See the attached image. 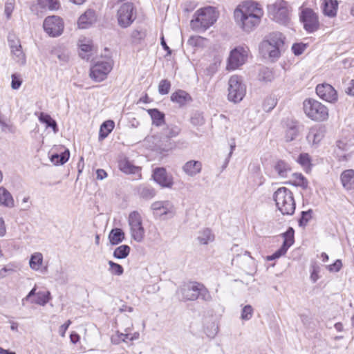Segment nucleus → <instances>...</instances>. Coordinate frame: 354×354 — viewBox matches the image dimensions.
Segmentation results:
<instances>
[{
	"label": "nucleus",
	"mask_w": 354,
	"mask_h": 354,
	"mask_svg": "<svg viewBox=\"0 0 354 354\" xmlns=\"http://www.w3.org/2000/svg\"><path fill=\"white\" fill-rule=\"evenodd\" d=\"M202 169V163L197 160L187 161L183 167V171L189 176L193 177L199 174Z\"/></svg>",
	"instance_id": "nucleus-22"
},
{
	"label": "nucleus",
	"mask_w": 354,
	"mask_h": 354,
	"mask_svg": "<svg viewBox=\"0 0 354 354\" xmlns=\"http://www.w3.org/2000/svg\"><path fill=\"white\" fill-rule=\"evenodd\" d=\"M96 174L98 180H103L107 176L106 172L102 169H97Z\"/></svg>",
	"instance_id": "nucleus-63"
},
{
	"label": "nucleus",
	"mask_w": 354,
	"mask_h": 354,
	"mask_svg": "<svg viewBox=\"0 0 354 354\" xmlns=\"http://www.w3.org/2000/svg\"><path fill=\"white\" fill-rule=\"evenodd\" d=\"M93 50V46L89 42L86 44H81L80 45V56L84 59H89L90 53Z\"/></svg>",
	"instance_id": "nucleus-42"
},
{
	"label": "nucleus",
	"mask_w": 354,
	"mask_h": 354,
	"mask_svg": "<svg viewBox=\"0 0 354 354\" xmlns=\"http://www.w3.org/2000/svg\"><path fill=\"white\" fill-rule=\"evenodd\" d=\"M38 5L43 9L57 10L60 7L59 0H37Z\"/></svg>",
	"instance_id": "nucleus-34"
},
{
	"label": "nucleus",
	"mask_w": 354,
	"mask_h": 354,
	"mask_svg": "<svg viewBox=\"0 0 354 354\" xmlns=\"http://www.w3.org/2000/svg\"><path fill=\"white\" fill-rule=\"evenodd\" d=\"M171 100L182 106L192 100L189 93L183 90H178L171 95Z\"/></svg>",
	"instance_id": "nucleus-25"
},
{
	"label": "nucleus",
	"mask_w": 354,
	"mask_h": 354,
	"mask_svg": "<svg viewBox=\"0 0 354 354\" xmlns=\"http://www.w3.org/2000/svg\"><path fill=\"white\" fill-rule=\"evenodd\" d=\"M301 20L305 30L308 32L317 31L319 28L317 15L310 8H306L301 12Z\"/></svg>",
	"instance_id": "nucleus-14"
},
{
	"label": "nucleus",
	"mask_w": 354,
	"mask_h": 354,
	"mask_svg": "<svg viewBox=\"0 0 354 354\" xmlns=\"http://www.w3.org/2000/svg\"><path fill=\"white\" fill-rule=\"evenodd\" d=\"M148 113L151 118L152 122L156 126H161L165 122V114L157 109H151L147 110Z\"/></svg>",
	"instance_id": "nucleus-31"
},
{
	"label": "nucleus",
	"mask_w": 354,
	"mask_h": 354,
	"mask_svg": "<svg viewBox=\"0 0 354 354\" xmlns=\"http://www.w3.org/2000/svg\"><path fill=\"white\" fill-rule=\"evenodd\" d=\"M285 37L279 32H273L269 34L268 39L263 40L260 44V50L268 53L269 57L273 59L279 57L281 50L284 46Z\"/></svg>",
	"instance_id": "nucleus-5"
},
{
	"label": "nucleus",
	"mask_w": 354,
	"mask_h": 354,
	"mask_svg": "<svg viewBox=\"0 0 354 354\" xmlns=\"http://www.w3.org/2000/svg\"><path fill=\"white\" fill-rule=\"evenodd\" d=\"M277 209L283 215H292L295 210V202L292 192L286 187H280L273 194Z\"/></svg>",
	"instance_id": "nucleus-4"
},
{
	"label": "nucleus",
	"mask_w": 354,
	"mask_h": 354,
	"mask_svg": "<svg viewBox=\"0 0 354 354\" xmlns=\"http://www.w3.org/2000/svg\"><path fill=\"white\" fill-rule=\"evenodd\" d=\"M268 12L273 19L279 24H287L290 20V12L288 3L284 0H276L268 5Z\"/></svg>",
	"instance_id": "nucleus-8"
},
{
	"label": "nucleus",
	"mask_w": 354,
	"mask_h": 354,
	"mask_svg": "<svg viewBox=\"0 0 354 354\" xmlns=\"http://www.w3.org/2000/svg\"><path fill=\"white\" fill-rule=\"evenodd\" d=\"M303 109L308 118L315 121H324L328 118V110L326 106L312 98L305 100Z\"/></svg>",
	"instance_id": "nucleus-7"
},
{
	"label": "nucleus",
	"mask_w": 354,
	"mask_h": 354,
	"mask_svg": "<svg viewBox=\"0 0 354 354\" xmlns=\"http://www.w3.org/2000/svg\"><path fill=\"white\" fill-rule=\"evenodd\" d=\"M118 2L121 3V5L117 10V22L122 28H127L131 26L137 18V10L131 1L118 0Z\"/></svg>",
	"instance_id": "nucleus-6"
},
{
	"label": "nucleus",
	"mask_w": 354,
	"mask_h": 354,
	"mask_svg": "<svg viewBox=\"0 0 354 354\" xmlns=\"http://www.w3.org/2000/svg\"><path fill=\"white\" fill-rule=\"evenodd\" d=\"M115 123L113 120H106L104 122L100 128L99 140H102L106 138L113 131Z\"/></svg>",
	"instance_id": "nucleus-28"
},
{
	"label": "nucleus",
	"mask_w": 354,
	"mask_h": 354,
	"mask_svg": "<svg viewBox=\"0 0 354 354\" xmlns=\"http://www.w3.org/2000/svg\"><path fill=\"white\" fill-rule=\"evenodd\" d=\"M253 315V308L250 305L245 306L241 312V319L243 320H250Z\"/></svg>",
	"instance_id": "nucleus-51"
},
{
	"label": "nucleus",
	"mask_w": 354,
	"mask_h": 354,
	"mask_svg": "<svg viewBox=\"0 0 354 354\" xmlns=\"http://www.w3.org/2000/svg\"><path fill=\"white\" fill-rule=\"evenodd\" d=\"M128 222L130 226L131 237L136 242H142L145 237V230L142 226L140 214L136 211L131 212L129 216Z\"/></svg>",
	"instance_id": "nucleus-10"
},
{
	"label": "nucleus",
	"mask_w": 354,
	"mask_h": 354,
	"mask_svg": "<svg viewBox=\"0 0 354 354\" xmlns=\"http://www.w3.org/2000/svg\"><path fill=\"white\" fill-rule=\"evenodd\" d=\"M263 15L261 5L253 1L243 2L234 11L236 24L247 33L254 31L260 25Z\"/></svg>",
	"instance_id": "nucleus-1"
},
{
	"label": "nucleus",
	"mask_w": 354,
	"mask_h": 354,
	"mask_svg": "<svg viewBox=\"0 0 354 354\" xmlns=\"http://www.w3.org/2000/svg\"><path fill=\"white\" fill-rule=\"evenodd\" d=\"M337 8L338 3L336 0H324L322 4L324 14L330 17L337 15Z\"/></svg>",
	"instance_id": "nucleus-24"
},
{
	"label": "nucleus",
	"mask_w": 354,
	"mask_h": 354,
	"mask_svg": "<svg viewBox=\"0 0 354 354\" xmlns=\"http://www.w3.org/2000/svg\"><path fill=\"white\" fill-rule=\"evenodd\" d=\"M178 293L181 295L183 301H195L201 298L205 301L212 300V296L207 288L201 283L193 281L180 287Z\"/></svg>",
	"instance_id": "nucleus-3"
},
{
	"label": "nucleus",
	"mask_w": 354,
	"mask_h": 354,
	"mask_svg": "<svg viewBox=\"0 0 354 354\" xmlns=\"http://www.w3.org/2000/svg\"><path fill=\"white\" fill-rule=\"evenodd\" d=\"M292 177L294 178L292 182L293 185L301 187L303 189L307 188L308 180L301 174L294 173L292 174Z\"/></svg>",
	"instance_id": "nucleus-40"
},
{
	"label": "nucleus",
	"mask_w": 354,
	"mask_h": 354,
	"mask_svg": "<svg viewBox=\"0 0 354 354\" xmlns=\"http://www.w3.org/2000/svg\"><path fill=\"white\" fill-rule=\"evenodd\" d=\"M274 169L281 178H287L288 173L291 171L290 165L283 160L277 161L274 166Z\"/></svg>",
	"instance_id": "nucleus-29"
},
{
	"label": "nucleus",
	"mask_w": 354,
	"mask_h": 354,
	"mask_svg": "<svg viewBox=\"0 0 354 354\" xmlns=\"http://www.w3.org/2000/svg\"><path fill=\"white\" fill-rule=\"evenodd\" d=\"M39 120L45 124L46 128H51L55 133L58 132L59 129L57 122L50 115L41 112L39 116Z\"/></svg>",
	"instance_id": "nucleus-27"
},
{
	"label": "nucleus",
	"mask_w": 354,
	"mask_h": 354,
	"mask_svg": "<svg viewBox=\"0 0 354 354\" xmlns=\"http://www.w3.org/2000/svg\"><path fill=\"white\" fill-rule=\"evenodd\" d=\"M276 104H277V102H276L274 98L269 97V98L266 99V100L264 101L263 107L266 111L269 112L272 109H273V108L275 106Z\"/></svg>",
	"instance_id": "nucleus-53"
},
{
	"label": "nucleus",
	"mask_w": 354,
	"mask_h": 354,
	"mask_svg": "<svg viewBox=\"0 0 354 354\" xmlns=\"http://www.w3.org/2000/svg\"><path fill=\"white\" fill-rule=\"evenodd\" d=\"M109 239L111 245H118L124 239V233L120 228L112 229L109 233Z\"/></svg>",
	"instance_id": "nucleus-30"
},
{
	"label": "nucleus",
	"mask_w": 354,
	"mask_h": 354,
	"mask_svg": "<svg viewBox=\"0 0 354 354\" xmlns=\"http://www.w3.org/2000/svg\"><path fill=\"white\" fill-rule=\"evenodd\" d=\"M191 123L194 126H201L204 123V118L202 113L195 112L190 118Z\"/></svg>",
	"instance_id": "nucleus-49"
},
{
	"label": "nucleus",
	"mask_w": 354,
	"mask_h": 354,
	"mask_svg": "<svg viewBox=\"0 0 354 354\" xmlns=\"http://www.w3.org/2000/svg\"><path fill=\"white\" fill-rule=\"evenodd\" d=\"M120 169L126 174H136L139 171V167L132 165L128 161H123L120 163Z\"/></svg>",
	"instance_id": "nucleus-44"
},
{
	"label": "nucleus",
	"mask_w": 354,
	"mask_h": 354,
	"mask_svg": "<svg viewBox=\"0 0 354 354\" xmlns=\"http://www.w3.org/2000/svg\"><path fill=\"white\" fill-rule=\"evenodd\" d=\"M70 156V152L68 149H66L64 152L61 153H54L52 154L50 156V160L51 162L55 165H64L65 162H66L69 158Z\"/></svg>",
	"instance_id": "nucleus-32"
},
{
	"label": "nucleus",
	"mask_w": 354,
	"mask_h": 354,
	"mask_svg": "<svg viewBox=\"0 0 354 354\" xmlns=\"http://www.w3.org/2000/svg\"><path fill=\"white\" fill-rule=\"evenodd\" d=\"M12 272H13V269L12 268L6 266L0 270V277H6L8 273H10Z\"/></svg>",
	"instance_id": "nucleus-62"
},
{
	"label": "nucleus",
	"mask_w": 354,
	"mask_h": 354,
	"mask_svg": "<svg viewBox=\"0 0 354 354\" xmlns=\"http://www.w3.org/2000/svg\"><path fill=\"white\" fill-rule=\"evenodd\" d=\"M97 21L95 11L92 9L86 10L78 19L77 26L80 28H88Z\"/></svg>",
	"instance_id": "nucleus-20"
},
{
	"label": "nucleus",
	"mask_w": 354,
	"mask_h": 354,
	"mask_svg": "<svg viewBox=\"0 0 354 354\" xmlns=\"http://www.w3.org/2000/svg\"><path fill=\"white\" fill-rule=\"evenodd\" d=\"M316 93L320 98L330 103H335L338 98L337 91L327 83L318 84Z\"/></svg>",
	"instance_id": "nucleus-17"
},
{
	"label": "nucleus",
	"mask_w": 354,
	"mask_h": 354,
	"mask_svg": "<svg viewBox=\"0 0 354 354\" xmlns=\"http://www.w3.org/2000/svg\"><path fill=\"white\" fill-rule=\"evenodd\" d=\"M180 128L176 125H168L163 129L164 139L166 140V143H156L155 147L163 151H169L172 148V143L169 141V138L176 137L180 133Z\"/></svg>",
	"instance_id": "nucleus-16"
},
{
	"label": "nucleus",
	"mask_w": 354,
	"mask_h": 354,
	"mask_svg": "<svg viewBox=\"0 0 354 354\" xmlns=\"http://www.w3.org/2000/svg\"><path fill=\"white\" fill-rule=\"evenodd\" d=\"M0 205L8 207L14 206V200L11 194L4 187H0Z\"/></svg>",
	"instance_id": "nucleus-26"
},
{
	"label": "nucleus",
	"mask_w": 354,
	"mask_h": 354,
	"mask_svg": "<svg viewBox=\"0 0 354 354\" xmlns=\"http://www.w3.org/2000/svg\"><path fill=\"white\" fill-rule=\"evenodd\" d=\"M298 162L303 167H308L310 164V158L308 153H301L298 158Z\"/></svg>",
	"instance_id": "nucleus-55"
},
{
	"label": "nucleus",
	"mask_w": 354,
	"mask_h": 354,
	"mask_svg": "<svg viewBox=\"0 0 354 354\" xmlns=\"http://www.w3.org/2000/svg\"><path fill=\"white\" fill-rule=\"evenodd\" d=\"M147 35L146 30L143 28H136L132 30L131 38L133 43L139 44Z\"/></svg>",
	"instance_id": "nucleus-39"
},
{
	"label": "nucleus",
	"mask_w": 354,
	"mask_h": 354,
	"mask_svg": "<svg viewBox=\"0 0 354 354\" xmlns=\"http://www.w3.org/2000/svg\"><path fill=\"white\" fill-rule=\"evenodd\" d=\"M138 193L140 197L149 200L151 199L156 196V191L152 187L143 185L139 187Z\"/></svg>",
	"instance_id": "nucleus-35"
},
{
	"label": "nucleus",
	"mask_w": 354,
	"mask_h": 354,
	"mask_svg": "<svg viewBox=\"0 0 354 354\" xmlns=\"http://www.w3.org/2000/svg\"><path fill=\"white\" fill-rule=\"evenodd\" d=\"M248 58V49L238 46L231 50L227 64V70H235L245 64Z\"/></svg>",
	"instance_id": "nucleus-11"
},
{
	"label": "nucleus",
	"mask_w": 354,
	"mask_h": 354,
	"mask_svg": "<svg viewBox=\"0 0 354 354\" xmlns=\"http://www.w3.org/2000/svg\"><path fill=\"white\" fill-rule=\"evenodd\" d=\"M43 26L46 32L50 36L57 37L63 32L64 22L58 16H48L45 19Z\"/></svg>",
	"instance_id": "nucleus-12"
},
{
	"label": "nucleus",
	"mask_w": 354,
	"mask_h": 354,
	"mask_svg": "<svg viewBox=\"0 0 354 354\" xmlns=\"http://www.w3.org/2000/svg\"><path fill=\"white\" fill-rule=\"evenodd\" d=\"M12 58L19 64L24 65L26 63V57L21 48L12 50L11 52Z\"/></svg>",
	"instance_id": "nucleus-45"
},
{
	"label": "nucleus",
	"mask_w": 354,
	"mask_h": 354,
	"mask_svg": "<svg viewBox=\"0 0 354 354\" xmlns=\"http://www.w3.org/2000/svg\"><path fill=\"white\" fill-rule=\"evenodd\" d=\"M294 233L293 228L289 227L286 232L281 234L282 237L284 239L283 243L279 249L267 257L268 261L278 259L286 253L288 248L294 243Z\"/></svg>",
	"instance_id": "nucleus-15"
},
{
	"label": "nucleus",
	"mask_w": 354,
	"mask_h": 354,
	"mask_svg": "<svg viewBox=\"0 0 354 354\" xmlns=\"http://www.w3.org/2000/svg\"><path fill=\"white\" fill-rule=\"evenodd\" d=\"M55 279L61 284H65L68 282V277L62 268L60 270H57Z\"/></svg>",
	"instance_id": "nucleus-52"
},
{
	"label": "nucleus",
	"mask_w": 354,
	"mask_h": 354,
	"mask_svg": "<svg viewBox=\"0 0 354 354\" xmlns=\"http://www.w3.org/2000/svg\"><path fill=\"white\" fill-rule=\"evenodd\" d=\"M71 324V322L70 320H68L66 323L62 324L59 328V333L60 335L64 337L65 335V333L68 328L70 324Z\"/></svg>",
	"instance_id": "nucleus-61"
},
{
	"label": "nucleus",
	"mask_w": 354,
	"mask_h": 354,
	"mask_svg": "<svg viewBox=\"0 0 354 354\" xmlns=\"http://www.w3.org/2000/svg\"><path fill=\"white\" fill-rule=\"evenodd\" d=\"M152 177L162 187L171 188L174 185L173 177L163 167L153 169Z\"/></svg>",
	"instance_id": "nucleus-18"
},
{
	"label": "nucleus",
	"mask_w": 354,
	"mask_h": 354,
	"mask_svg": "<svg viewBox=\"0 0 354 354\" xmlns=\"http://www.w3.org/2000/svg\"><path fill=\"white\" fill-rule=\"evenodd\" d=\"M259 80L266 82H272L274 79V75L268 68H263L259 73Z\"/></svg>",
	"instance_id": "nucleus-43"
},
{
	"label": "nucleus",
	"mask_w": 354,
	"mask_h": 354,
	"mask_svg": "<svg viewBox=\"0 0 354 354\" xmlns=\"http://www.w3.org/2000/svg\"><path fill=\"white\" fill-rule=\"evenodd\" d=\"M346 93L348 95L354 96V80H352L349 86L346 88Z\"/></svg>",
	"instance_id": "nucleus-64"
},
{
	"label": "nucleus",
	"mask_w": 354,
	"mask_h": 354,
	"mask_svg": "<svg viewBox=\"0 0 354 354\" xmlns=\"http://www.w3.org/2000/svg\"><path fill=\"white\" fill-rule=\"evenodd\" d=\"M33 296H37L36 287L33 288L29 293L22 299V305L25 306V302L30 299Z\"/></svg>",
	"instance_id": "nucleus-58"
},
{
	"label": "nucleus",
	"mask_w": 354,
	"mask_h": 354,
	"mask_svg": "<svg viewBox=\"0 0 354 354\" xmlns=\"http://www.w3.org/2000/svg\"><path fill=\"white\" fill-rule=\"evenodd\" d=\"M342 267V261L340 260H337L333 264L329 266V270L330 271H336L338 272Z\"/></svg>",
	"instance_id": "nucleus-60"
},
{
	"label": "nucleus",
	"mask_w": 354,
	"mask_h": 354,
	"mask_svg": "<svg viewBox=\"0 0 354 354\" xmlns=\"http://www.w3.org/2000/svg\"><path fill=\"white\" fill-rule=\"evenodd\" d=\"M43 256L40 252H35L31 255L29 265L35 270H38L42 263Z\"/></svg>",
	"instance_id": "nucleus-37"
},
{
	"label": "nucleus",
	"mask_w": 354,
	"mask_h": 354,
	"mask_svg": "<svg viewBox=\"0 0 354 354\" xmlns=\"http://www.w3.org/2000/svg\"><path fill=\"white\" fill-rule=\"evenodd\" d=\"M52 55L56 57L61 64H66L69 60V53L68 50L62 48H54L51 52Z\"/></svg>",
	"instance_id": "nucleus-36"
},
{
	"label": "nucleus",
	"mask_w": 354,
	"mask_h": 354,
	"mask_svg": "<svg viewBox=\"0 0 354 354\" xmlns=\"http://www.w3.org/2000/svg\"><path fill=\"white\" fill-rule=\"evenodd\" d=\"M306 48V45L302 43L294 44L292 46V50L295 55H300Z\"/></svg>",
	"instance_id": "nucleus-54"
},
{
	"label": "nucleus",
	"mask_w": 354,
	"mask_h": 354,
	"mask_svg": "<svg viewBox=\"0 0 354 354\" xmlns=\"http://www.w3.org/2000/svg\"><path fill=\"white\" fill-rule=\"evenodd\" d=\"M8 41L10 48L15 45H18V47H20V41L14 35H8Z\"/></svg>",
	"instance_id": "nucleus-57"
},
{
	"label": "nucleus",
	"mask_w": 354,
	"mask_h": 354,
	"mask_svg": "<svg viewBox=\"0 0 354 354\" xmlns=\"http://www.w3.org/2000/svg\"><path fill=\"white\" fill-rule=\"evenodd\" d=\"M299 133V128L297 122L295 120L288 121L286 123V130L285 134V139L286 142H291L294 140Z\"/></svg>",
	"instance_id": "nucleus-23"
},
{
	"label": "nucleus",
	"mask_w": 354,
	"mask_h": 354,
	"mask_svg": "<svg viewBox=\"0 0 354 354\" xmlns=\"http://www.w3.org/2000/svg\"><path fill=\"white\" fill-rule=\"evenodd\" d=\"M171 88V83L167 80H162L160 82L158 85V92L161 95H166L169 93Z\"/></svg>",
	"instance_id": "nucleus-48"
},
{
	"label": "nucleus",
	"mask_w": 354,
	"mask_h": 354,
	"mask_svg": "<svg viewBox=\"0 0 354 354\" xmlns=\"http://www.w3.org/2000/svg\"><path fill=\"white\" fill-rule=\"evenodd\" d=\"M343 187L348 191H354V170L346 169L340 175Z\"/></svg>",
	"instance_id": "nucleus-21"
},
{
	"label": "nucleus",
	"mask_w": 354,
	"mask_h": 354,
	"mask_svg": "<svg viewBox=\"0 0 354 354\" xmlns=\"http://www.w3.org/2000/svg\"><path fill=\"white\" fill-rule=\"evenodd\" d=\"M160 215H167L174 214V205L168 201H165L164 203V207L161 208V210H159Z\"/></svg>",
	"instance_id": "nucleus-50"
},
{
	"label": "nucleus",
	"mask_w": 354,
	"mask_h": 354,
	"mask_svg": "<svg viewBox=\"0 0 354 354\" xmlns=\"http://www.w3.org/2000/svg\"><path fill=\"white\" fill-rule=\"evenodd\" d=\"M50 300L49 292H37L36 299L32 300L31 303H35L40 306H45Z\"/></svg>",
	"instance_id": "nucleus-41"
},
{
	"label": "nucleus",
	"mask_w": 354,
	"mask_h": 354,
	"mask_svg": "<svg viewBox=\"0 0 354 354\" xmlns=\"http://www.w3.org/2000/svg\"><path fill=\"white\" fill-rule=\"evenodd\" d=\"M313 211L309 209L308 211H303L301 213V218L299 219V226H306L312 217Z\"/></svg>",
	"instance_id": "nucleus-47"
},
{
	"label": "nucleus",
	"mask_w": 354,
	"mask_h": 354,
	"mask_svg": "<svg viewBox=\"0 0 354 354\" xmlns=\"http://www.w3.org/2000/svg\"><path fill=\"white\" fill-rule=\"evenodd\" d=\"M245 93L246 86L243 83L241 77L238 75L232 76L228 82V100L238 103L243 99Z\"/></svg>",
	"instance_id": "nucleus-9"
},
{
	"label": "nucleus",
	"mask_w": 354,
	"mask_h": 354,
	"mask_svg": "<svg viewBox=\"0 0 354 354\" xmlns=\"http://www.w3.org/2000/svg\"><path fill=\"white\" fill-rule=\"evenodd\" d=\"M197 239L201 244L207 245L208 243L212 242L214 240V235L212 234L211 230L206 228L198 232Z\"/></svg>",
	"instance_id": "nucleus-33"
},
{
	"label": "nucleus",
	"mask_w": 354,
	"mask_h": 354,
	"mask_svg": "<svg viewBox=\"0 0 354 354\" xmlns=\"http://www.w3.org/2000/svg\"><path fill=\"white\" fill-rule=\"evenodd\" d=\"M216 21L214 8L207 6L198 10L190 21L191 28L197 32H204Z\"/></svg>",
	"instance_id": "nucleus-2"
},
{
	"label": "nucleus",
	"mask_w": 354,
	"mask_h": 354,
	"mask_svg": "<svg viewBox=\"0 0 354 354\" xmlns=\"http://www.w3.org/2000/svg\"><path fill=\"white\" fill-rule=\"evenodd\" d=\"M165 201H156L151 204V209L153 211L158 212L161 210L162 207H164Z\"/></svg>",
	"instance_id": "nucleus-59"
},
{
	"label": "nucleus",
	"mask_w": 354,
	"mask_h": 354,
	"mask_svg": "<svg viewBox=\"0 0 354 354\" xmlns=\"http://www.w3.org/2000/svg\"><path fill=\"white\" fill-rule=\"evenodd\" d=\"M22 84V80L17 74L12 75L11 87L12 89H18Z\"/></svg>",
	"instance_id": "nucleus-56"
},
{
	"label": "nucleus",
	"mask_w": 354,
	"mask_h": 354,
	"mask_svg": "<svg viewBox=\"0 0 354 354\" xmlns=\"http://www.w3.org/2000/svg\"><path fill=\"white\" fill-rule=\"evenodd\" d=\"M325 127L322 125H315L312 127L307 134L308 142L317 147L325 136Z\"/></svg>",
	"instance_id": "nucleus-19"
},
{
	"label": "nucleus",
	"mask_w": 354,
	"mask_h": 354,
	"mask_svg": "<svg viewBox=\"0 0 354 354\" xmlns=\"http://www.w3.org/2000/svg\"><path fill=\"white\" fill-rule=\"evenodd\" d=\"M108 263L110 266L109 271L113 274L120 276L123 274L124 269L121 265L116 263L112 261H109Z\"/></svg>",
	"instance_id": "nucleus-46"
},
{
	"label": "nucleus",
	"mask_w": 354,
	"mask_h": 354,
	"mask_svg": "<svg viewBox=\"0 0 354 354\" xmlns=\"http://www.w3.org/2000/svg\"><path fill=\"white\" fill-rule=\"evenodd\" d=\"M130 250L129 245H122L115 249L113 255L116 259H123L129 254Z\"/></svg>",
	"instance_id": "nucleus-38"
},
{
	"label": "nucleus",
	"mask_w": 354,
	"mask_h": 354,
	"mask_svg": "<svg viewBox=\"0 0 354 354\" xmlns=\"http://www.w3.org/2000/svg\"><path fill=\"white\" fill-rule=\"evenodd\" d=\"M111 69V61L97 62L91 68L90 77L95 82H101L106 77Z\"/></svg>",
	"instance_id": "nucleus-13"
}]
</instances>
